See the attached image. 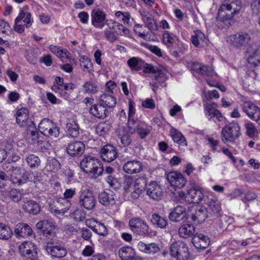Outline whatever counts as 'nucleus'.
Wrapping results in <instances>:
<instances>
[{"instance_id": "f257e3e1", "label": "nucleus", "mask_w": 260, "mask_h": 260, "mask_svg": "<svg viewBox=\"0 0 260 260\" xmlns=\"http://www.w3.org/2000/svg\"><path fill=\"white\" fill-rule=\"evenodd\" d=\"M241 7L240 0H225L218 10L216 18L218 27L225 28L231 26L235 22L234 15L239 13Z\"/></svg>"}, {"instance_id": "f03ea898", "label": "nucleus", "mask_w": 260, "mask_h": 260, "mask_svg": "<svg viewBox=\"0 0 260 260\" xmlns=\"http://www.w3.org/2000/svg\"><path fill=\"white\" fill-rule=\"evenodd\" d=\"M190 209L189 207L186 208L184 206L180 205V236L187 238L191 236L194 232V226L190 224L188 220L189 219Z\"/></svg>"}, {"instance_id": "7ed1b4c3", "label": "nucleus", "mask_w": 260, "mask_h": 260, "mask_svg": "<svg viewBox=\"0 0 260 260\" xmlns=\"http://www.w3.org/2000/svg\"><path fill=\"white\" fill-rule=\"evenodd\" d=\"M241 135L240 127L237 122L234 121L225 125L221 134L222 141L228 145L235 143Z\"/></svg>"}, {"instance_id": "20e7f679", "label": "nucleus", "mask_w": 260, "mask_h": 260, "mask_svg": "<svg viewBox=\"0 0 260 260\" xmlns=\"http://www.w3.org/2000/svg\"><path fill=\"white\" fill-rule=\"evenodd\" d=\"M79 204L86 210H92L96 204V199L93 192L88 189L82 190L79 198Z\"/></svg>"}, {"instance_id": "39448f33", "label": "nucleus", "mask_w": 260, "mask_h": 260, "mask_svg": "<svg viewBox=\"0 0 260 260\" xmlns=\"http://www.w3.org/2000/svg\"><path fill=\"white\" fill-rule=\"evenodd\" d=\"M204 197L203 193L200 189L192 188L185 193L180 191V203H183L181 200H184L188 203L198 204L200 203Z\"/></svg>"}, {"instance_id": "423d86ee", "label": "nucleus", "mask_w": 260, "mask_h": 260, "mask_svg": "<svg viewBox=\"0 0 260 260\" xmlns=\"http://www.w3.org/2000/svg\"><path fill=\"white\" fill-rule=\"evenodd\" d=\"M129 226L132 232L140 235L149 234V226L145 221L140 218L134 217L129 221Z\"/></svg>"}, {"instance_id": "0eeeda50", "label": "nucleus", "mask_w": 260, "mask_h": 260, "mask_svg": "<svg viewBox=\"0 0 260 260\" xmlns=\"http://www.w3.org/2000/svg\"><path fill=\"white\" fill-rule=\"evenodd\" d=\"M186 208L189 207V218L197 223H202L205 221L206 218L211 217L208 212L207 209L204 207H199L195 209L189 206H185Z\"/></svg>"}, {"instance_id": "6e6552de", "label": "nucleus", "mask_w": 260, "mask_h": 260, "mask_svg": "<svg viewBox=\"0 0 260 260\" xmlns=\"http://www.w3.org/2000/svg\"><path fill=\"white\" fill-rule=\"evenodd\" d=\"M248 54L247 61L251 64L250 67H255L260 63V45L257 44H252L247 48Z\"/></svg>"}, {"instance_id": "1a4fd4ad", "label": "nucleus", "mask_w": 260, "mask_h": 260, "mask_svg": "<svg viewBox=\"0 0 260 260\" xmlns=\"http://www.w3.org/2000/svg\"><path fill=\"white\" fill-rule=\"evenodd\" d=\"M19 252L24 258L37 257L36 246L31 242H25L19 246Z\"/></svg>"}, {"instance_id": "9d476101", "label": "nucleus", "mask_w": 260, "mask_h": 260, "mask_svg": "<svg viewBox=\"0 0 260 260\" xmlns=\"http://www.w3.org/2000/svg\"><path fill=\"white\" fill-rule=\"evenodd\" d=\"M233 45L237 48L247 46L251 40L250 35L246 32H239L230 37Z\"/></svg>"}, {"instance_id": "9b49d317", "label": "nucleus", "mask_w": 260, "mask_h": 260, "mask_svg": "<svg viewBox=\"0 0 260 260\" xmlns=\"http://www.w3.org/2000/svg\"><path fill=\"white\" fill-rule=\"evenodd\" d=\"M115 194L110 189H107L99 193V202L106 207H111L115 204Z\"/></svg>"}, {"instance_id": "f8f14e48", "label": "nucleus", "mask_w": 260, "mask_h": 260, "mask_svg": "<svg viewBox=\"0 0 260 260\" xmlns=\"http://www.w3.org/2000/svg\"><path fill=\"white\" fill-rule=\"evenodd\" d=\"M45 249L49 254L54 257L62 258L67 254V249L64 246L54 245L53 242L48 243Z\"/></svg>"}, {"instance_id": "ddd939ff", "label": "nucleus", "mask_w": 260, "mask_h": 260, "mask_svg": "<svg viewBox=\"0 0 260 260\" xmlns=\"http://www.w3.org/2000/svg\"><path fill=\"white\" fill-rule=\"evenodd\" d=\"M115 148L111 145H105L101 150V157L105 162H111L117 157Z\"/></svg>"}, {"instance_id": "4468645a", "label": "nucleus", "mask_w": 260, "mask_h": 260, "mask_svg": "<svg viewBox=\"0 0 260 260\" xmlns=\"http://www.w3.org/2000/svg\"><path fill=\"white\" fill-rule=\"evenodd\" d=\"M207 205L208 212L211 217L218 218L220 216L221 209L219 201L216 199H209Z\"/></svg>"}, {"instance_id": "2eb2a0df", "label": "nucleus", "mask_w": 260, "mask_h": 260, "mask_svg": "<svg viewBox=\"0 0 260 260\" xmlns=\"http://www.w3.org/2000/svg\"><path fill=\"white\" fill-rule=\"evenodd\" d=\"M146 193L151 199L154 200H160L162 196L161 187L154 181L151 182L147 185Z\"/></svg>"}, {"instance_id": "dca6fc26", "label": "nucleus", "mask_w": 260, "mask_h": 260, "mask_svg": "<svg viewBox=\"0 0 260 260\" xmlns=\"http://www.w3.org/2000/svg\"><path fill=\"white\" fill-rule=\"evenodd\" d=\"M84 150L85 145L81 141L71 142L67 148L68 153L73 157L81 156L84 152Z\"/></svg>"}, {"instance_id": "f3484780", "label": "nucleus", "mask_w": 260, "mask_h": 260, "mask_svg": "<svg viewBox=\"0 0 260 260\" xmlns=\"http://www.w3.org/2000/svg\"><path fill=\"white\" fill-rule=\"evenodd\" d=\"M14 233L17 237L28 238L33 235V231L28 224L19 223L15 226Z\"/></svg>"}, {"instance_id": "a211bd4d", "label": "nucleus", "mask_w": 260, "mask_h": 260, "mask_svg": "<svg viewBox=\"0 0 260 260\" xmlns=\"http://www.w3.org/2000/svg\"><path fill=\"white\" fill-rule=\"evenodd\" d=\"M89 113L99 119H103L109 115L107 109L100 103L93 105L89 109Z\"/></svg>"}, {"instance_id": "6ab92c4d", "label": "nucleus", "mask_w": 260, "mask_h": 260, "mask_svg": "<svg viewBox=\"0 0 260 260\" xmlns=\"http://www.w3.org/2000/svg\"><path fill=\"white\" fill-rule=\"evenodd\" d=\"M192 243L197 249H205L209 243L208 236L202 234H196L192 238Z\"/></svg>"}, {"instance_id": "aec40b11", "label": "nucleus", "mask_w": 260, "mask_h": 260, "mask_svg": "<svg viewBox=\"0 0 260 260\" xmlns=\"http://www.w3.org/2000/svg\"><path fill=\"white\" fill-rule=\"evenodd\" d=\"M167 178L170 184V191L174 196L179 194V191L177 190L179 182L178 174L176 172H170L168 174Z\"/></svg>"}, {"instance_id": "412c9836", "label": "nucleus", "mask_w": 260, "mask_h": 260, "mask_svg": "<svg viewBox=\"0 0 260 260\" xmlns=\"http://www.w3.org/2000/svg\"><path fill=\"white\" fill-rule=\"evenodd\" d=\"M54 208H51L52 211L57 214L64 213L71 206L70 203L66 199H59L54 202Z\"/></svg>"}, {"instance_id": "4be33fe9", "label": "nucleus", "mask_w": 260, "mask_h": 260, "mask_svg": "<svg viewBox=\"0 0 260 260\" xmlns=\"http://www.w3.org/2000/svg\"><path fill=\"white\" fill-rule=\"evenodd\" d=\"M259 108L250 102H244L243 105V111L251 119H253L254 116L259 114Z\"/></svg>"}, {"instance_id": "5701e85b", "label": "nucleus", "mask_w": 260, "mask_h": 260, "mask_svg": "<svg viewBox=\"0 0 260 260\" xmlns=\"http://www.w3.org/2000/svg\"><path fill=\"white\" fill-rule=\"evenodd\" d=\"M37 229L42 231L44 235H51L54 234V226L52 223L48 220H42L36 224Z\"/></svg>"}, {"instance_id": "b1692460", "label": "nucleus", "mask_w": 260, "mask_h": 260, "mask_svg": "<svg viewBox=\"0 0 260 260\" xmlns=\"http://www.w3.org/2000/svg\"><path fill=\"white\" fill-rule=\"evenodd\" d=\"M110 29H113L118 35L121 36H127L129 34V30L122 24L116 21L106 23Z\"/></svg>"}, {"instance_id": "393cba45", "label": "nucleus", "mask_w": 260, "mask_h": 260, "mask_svg": "<svg viewBox=\"0 0 260 260\" xmlns=\"http://www.w3.org/2000/svg\"><path fill=\"white\" fill-rule=\"evenodd\" d=\"M205 114L209 120H213L215 122L216 120L221 121L222 116L220 112L217 109H213L210 108L209 106L204 105Z\"/></svg>"}, {"instance_id": "a878e982", "label": "nucleus", "mask_w": 260, "mask_h": 260, "mask_svg": "<svg viewBox=\"0 0 260 260\" xmlns=\"http://www.w3.org/2000/svg\"><path fill=\"white\" fill-rule=\"evenodd\" d=\"M28 111L25 108H22L16 113V120L17 123L20 126H24L29 122Z\"/></svg>"}, {"instance_id": "bb28decb", "label": "nucleus", "mask_w": 260, "mask_h": 260, "mask_svg": "<svg viewBox=\"0 0 260 260\" xmlns=\"http://www.w3.org/2000/svg\"><path fill=\"white\" fill-rule=\"evenodd\" d=\"M92 23L96 27L102 28L104 26V21L106 19L105 14L102 11L93 12L91 15Z\"/></svg>"}, {"instance_id": "cd10ccee", "label": "nucleus", "mask_w": 260, "mask_h": 260, "mask_svg": "<svg viewBox=\"0 0 260 260\" xmlns=\"http://www.w3.org/2000/svg\"><path fill=\"white\" fill-rule=\"evenodd\" d=\"M23 208L25 212L34 215L38 214L41 211L40 205L32 200L25 202L23 205Z\"/></svg>"}, {"instance_id": "c85d7f7f", "label": "nucleus", "mask_w": 260, "mask_h": 260, "mask_svg": "<svg viewBox=\"0 0 260 260\" xmlns=\"http://www.w3.org/2000/svg\"><path fill=\"white\" fill-rule=\"evenodd\" d=\"M63 79L60 77L57 76L55 78L54 83L57 85H53L51 89L55 92H58L64 99H68L69 97V93L66 91H62V87L64 83Z\"/></svg>"}, {"instance_id": "c756f323", "label": "nucleus", "mask_w": 260, "mask_h": 260, "mask_svg": "<svg viewBox=\"0 0 260 260\" xmlns=\"http://www.w3.org/2000/svg\"><path fill=\"white\" fill-rule=\"evenodd\" d=\"M127 63L132 70L139 71L142 69L145 61L139 57H133L127 60Z\"/></svg>"}, {"instance_id": "7c9ffc66", "label": "nucleus", "mask_w": 260, "mask_h": 260, "mask_svg": "<svg viewBox=\"0 0 260 260\" xmlns=\"http://www.w3.org/2000/svg\"><path fill=\"white\" fill-rule=\"evenodd\" d=\"M99 103L107 109L114 107L116 104V100L111 95L105 93L101 95Z\"/></svg>"}, {"instance_id": "2f4dec72", "label": "nucleus", "mask_w": 260, "mask_h": 260, "mask_svg": "<svg viewBox=\"0 0 260 260\" xmlns=\"http://www.w3.org/2000/svg\"><path fill=\"white\" fill-rule=\"evenodd\" d=\"M80 167L86 173L101 175L102 169L95 166V164H79Z\"/></svg>"}, {"instance_id": "473e14b6", "label": "nucleus", "mask_w": 260, "mask_h": 260, "mask_svg": "<svg viewBox=\"0 0 260 260\" xmlns=\"http://www.w3.org/2000/svg\"><path fill=\"white\" fill-rule=\"evenodd\" d=\"M24 171L19 167H14L11 174V178L14 183H20L22 182Z\"/></svg>"}, {"instance_id": "72a5a7b5", "label": "nucleus", "mask_w": 260, "mask_h": 260, "mask_svg": "<svg viewBox=\"0 0 260 260\" xmlns=\"http://www.w3.org/2000/svg\"><path fill=\"white\" fill-rule=\"evenodd\" d=\"M119 254L122 260H132L135 252L131 247H125L120 249Z\"/></svg>"}, {"instance_id": "f704fd0d", "label": "nucleus", "mask_w": 260, "mask_h": 260, "mask_svg": "<svg viewBox=\"0 0 260 260\" xmlns=\"http://www.w3.org/2000/svg\"><path fill=\"white\" fill-rule=\"evenodd\" d=\"M120 132L122 130L121 133H119L118 135V137L121 140V142L124 147L129 146L132 141L131 134L129 132H126L125 128L123 127L122 129H118Z\"/></svg>"}, {"instance_id": "c9c22d12", "label": "nucleus", "mask_w": 260, "mask_h": 260, "mask_svg": "<svg viewBox=\"0 0 260 260\" xmlns=\"http://www.w3.org/2000/svg\"><path fill=\"white\" fill-rule=\"evenodd\" d=\"M67 128L69 134L72 137L76 138L79 135V126L78 123L75 120L68 123L67 124Z\"/></svg>"}, {"instance_id": "e433bc0d", "label": "nucleus", "mask_w": 260, "mask_h": 260, "mask_svg": "<svg viewBox=\"0 0 260 260\" xmlns=\"http://www.w3.org/2000/svg\"><path fill=\"white\" fill-rule=\"evenodd\" d=\"M151 221L153 224L156 225L161 229L165 228L167 224L166 219L158 214H153L152 215Z\"/></svg>"}, {"instance_id": "4c0bfd02", "label": "nucleus", "mask_w": 260, "mask_h": 260, "mask_svg": "<svg viewBox=\"0 0 260 260\" xmlns=\"http://www.w3.org/2000/svg\"><path fill=\"white\" fill-rule=\"evenodd\" d=\"M12 234L9 226L0 223V239L8 240L11 237Z\"/></svg>"}, {"instance_id": "58836bf2", "label": "nucleus", "mask_w": 260, "mask_h": 260, "mask_svg": "<svg viewBox=\"0 0 260 260\" xmlns=\"http://www.w3.org/2000/svg\"><path fill=\"white\" fill-rule=\"evenodd\" d=\"M123 168L128 174L139 172L142 169L141 164H124Z\"/></svg>"}, {"instance_id": "ea45409f", "label": "nucleus", "mask_w": 260, "mask_h": 260, "mask_svg": "<svg viewBox=\"0 0 260 260\" xmlns=\"http://www.w3.org/2000/svg\"><path fill=\"white\" fill-rule=\"evenodd\" d=\"M141 124L140 121L137 118L135 117L128 118L127 128L130 134H135L137 129Z\"/></svg>"}, {"instance_id": "a19ab883", "label": "nucleus", "mask_w": 260, "mask_h": 260, "mask_svg": "<svg viewBox=\"0 0 260 260\" xmlns=\"http://www.w3.org/2000/svg\"><path fill=\"white\" fill-rule=\"evenodd\" d=\"M152 127L150 125L144 126L141 124L137 129L136 133L138 134L141 139L146 138L152 131Z\"/></svg>"}, {"instance_id": "79ce46f5", "label": "nucleus", "mask_w": 260, "mask_h": 260, "mask_svg": "<svg viewBox=\"0 0 260 260\" xmlns=\"http://www.w3.org/2000/svg\"><path fill=\"white\" fill-rule=\"evenodd\" d=\"M143 21L145 22L146 26L150 30H155L157 29V26L156 22L151 15H145L143 16Z\"/></svg>"}, {"instance_id": "37998d69", "label": "nucleus", "mask_w": 260, "mask_h": 260, "mask_svg": "<svg viewBox=\"0 0 260 260\" xmlns=\"http://www.w3.org/2000/svg\"><path fill=\"white\" fill-rule=\"evenodd\" d=\"M194 35L192 36L191 42L196 47L199 46L200 42H204L205 40V35L199 30L194 32Z\"/></svg>"}, {"instance_id": "c03bdc74", "label": "nucleus", "mask_w": 260, "mask_h": 260, "mask_svg": "<svg viewBox=\"0 0 260 260\" xmlns=\"http://www.w3.org/2000/svg\"><path fill=\"white\" fill-rule=\"evenodd\" d=\"M53 124V122L49 119L44 118L40 122L38 127L39 132L43 135L45 134L49 128Z\"/></svg>"}, {"instance_id": "a18cd8bd", "label": "nucleus", "mask_w": 260, "mask_h": 260, "mask_svg": "<svg viewBox=\"0 0 260 260\" xmlns=\"http://www.w3.org/2000/svg\"><path fill=\"white\" fill-rule=\"evenodd\" d=\"M23 13L22 12H20L18 16L15 20V24L14 25L13 29L15 31L19 34L22 33L24 31V25L18 24L22 19H23Z\"/></svg>"}, {"instance_id": "49530a36", "label": "nucleus", "mask_w": 260, "mask_h": 260, "mask_svg": "<svg viewBox=\"0 0 260 260\" xmlns=\"http://www.w3.org/2000/svg\"><path fill=\"white\" fill-rule=\"evenodd\" d=\"M246 129V134L252 139L257 137V131L254 124L251 122H248L245 124Z\"/></svg>"}, {"instance_id": "de8ad7c7", "label": "nucleus", "mask_w": 260, "mask_h": 260, "mask_svg": "<svg viewBox=\"0 0 260 260\" xmlns=\"http://www.w3.org/2000/svg\"><path fill=\"white\" fill-rule=\"evenodd\" d=\"M182 257V260H189V253L188 248L184 241H180V256Z\"/></svg>"}, {"instance_id": "09e8293b", "label": "nucleus", "mask_w": 260, "mask_h": 260, "mask_svg": "<svg viewBox=\"0 0 260 260\" xmlns=\"http://www.w3.org/2000/svg\"><path fill=\"white\" fill-rule=\"evenodd\" d=\"M8 196L12 201L15 202L20 201L23 198V193L20 190L16 189H11Z\"/></svg>"}, {"instance_id": "8fccbe9b", "label": "nucleus", "mask_w": 260, "mask_h": 260, "mask_svg": "<svg viewBox=\"0 0 260 260\" xmlns=\"http://www.w3.org/2000/svg\"><path fill=\"white\" fill-rule=\"evenodd\" d=\"M93 232L100 236H105L108 234L107 230L103 223H97L93 226H91Z\"/></svg>"}, {"instance_id": "3c124183", "label": "nucleus", "mask_w": 260, "mask_h": 260, "mask_svg": "<svg viewBox=\"0 0 260 260\" xmlns=\"http://www.w3.org/2000/svg\"><path fill=\"white\" fill-rule=\"evenodd\" d=\"M59 128L53 124L46 132H45V134L43 135L51 138H56L59 136Z\"/></svg>"}, {"instance_id": "603ef678", "label": "nucleus", "mask_w": 260, "mask_h": 260, "mask_svg": "<svg viewBox=\"0 0 260 260\" xmlns=\"http://www.w3.org/2000/svg\"><path fill=\"white\" fill-rule=\"evenodd\" d=\"M147 181L145 178L140 177L137 179L135 181L134 187L136 189L140 191L144 190L145 188H147Z\"/></svg>"}, {"instance_id": "864d4df0", "label": "nucleus", "mask_w": 260, "mask_h": 260, "mask_svg": "<svg viewBox=\"0 0 260 260\" xmlns=\"http://www.w3.org/2000/svg\"><path fill=\"white\" fill-rule=\"evenodd\" d=\"M83 87L86 92L95 93L98 91L97 85L91 81L86 82Z\"/></svg>"}, {"instance_id": "5fc2aeb1", "label": "nucleus", "mask_w": 260, "mask_h": 260, "mask_svg": "<svg viewBox=\"0 0 260 260\" xmlns=\"http://www.w3.org/2000/svg\"><path fill=\"white\" fill-rule=\"evenodd\" d=\"M20 12H22L24 14L23 22L25 23L24 25L26 28L30 27L33 22V19L31 18V14L29 12L25 13L22 10Z\"/></svg>"}, {"instance_id": "6e6d98bb", "label": "nucleus", "mask_w": 260, "mask_h": 260, "mask_svg": "<svg viewBox=\"0 0 260 260\" xmlns=\"http://www.w3.org/2000/svg\"><path fill=\"white\" fill-rule=\"evenodd\" d=\"M170 252L172 256L176 258L177 260H178L179 244L177 241H175L171 244L170 246Z\"/></svg>"}, {"instance_id": "4d7b16f0", "label": "nucleus", "mask_w": 260, "mask_h": 260, "mask_svg": "<svg viewBox=\"0 0 260 260\" xmlns=\"http://www.w3.org/2000/svg\"><path fill=\"white\" fill-rule=\"evenodd\" d=\"M213 73V68L209 66H204L202 64L201 71L199 72V74L202 75H206L207 76H212Z\"/></svg>"}, {"instance_id": "13d9d810", "label": "nucleus", "mask_w": 260, "mask_h": 260, "mask_svg": "<svg viewBox=\"0 0 260 260\" xmlns=\"http://www.w3.org/2000/svg\"><path fill=\"white\" fill-rule=\"evenodd\" d=\"M203 63L193 61L190 62H187V67L189 68L190 70L194 71L197 73H199L201 71V68Z\"/></svg>"}, {"instance_id": "bf43d9fd", "label": "nucleus", "mask_w": 260, "mask_h": 260, "mask_svg": "<svg viewBox=\"0 0 260 260\" xmlns=\"http://www.w3.org/2000/svg\"><path fill=\"white\" fill-rule=\"evenodd\" d=\"M107 182L112 188L115 189L119 188L120 186V183L118 180L111 176H109L107 177Z\"/></svg>"}, {"instance_id": "052dcab7", "label": "nucleus", "mask_w": 260, "mask_h": 260, "mask_svg": "<svg viewBox=\"0 0 260 260\" xmlns=\"http://www.w3.org/2000/svg\"><path fill=\"white\" fill-rule=\"evenodd\" d=\"M142 106L145 108L154 109L155 107L154 101L153 99H147L142 103Z\"/></svg>"}, {"instance_id": "680f3d73", "label": "nucleus", "mask_w": 260, "mask_h": 260, "mask_svg": "<svg viewBox=\"0 0 260 260\" xmlns=\"http://www.w3.org/2000/svg\"><path fill=\"white\" fill-rule=\"evenodd\" d=\"M133 183V179L130 176H125L123 182V189L125 192L129 190L132 184Z\"/></svg>"}, {"instance_id": "e2e57ef3", "label": "nucleus", "mask_w": 260, "mask_h": 260, "mask_svg": "<svg viewBox=\"0 0 260 260\" xmlns=\"http://www.w3.org/2000/svg\"><path fill=\"white\" fill-rule=\"evenodd\" d=\"M146 253L154 254L159 251L158 245L155 243H150L147 245Z\"/></svg>"}, {"instance_id": "0e129e2a", "label": "nucleus", "mask_w": 260, "mask_h": 260, "mask_svg": "<svg viewBox=\"0 0 260 260\" xmlns=\"http://www.w3.org/2000/svg\"><path fill=\"white\" fill-rule=\"evenodd\" d=\"M143 72L145 73H153L155 74L158 72V70L155 69L154 66L150 64H148L145 62V65L143 67Z\"/></svg>"}, {"instance_id": "69168bd1", "label": "nucleus", "mask_w": 260, "mask_h": 260, "mask_svg": "<svg viewBox=\"0 0 260 260\" xmlns=\"http://www.w3.org/2000/svg\"><path fill=\"white\" fill-rule=\"evenodd\" d=\"M81 66L83 67L84 69H86L89 73H91L92 69V64L89 59L87 58L84 61L81 62Z\"/></svg>"}, {"instance_id": "338daca9", "label": "nucleus", "mask_w": 260, "mask_h": 260, "mask_svg": "<svg viewBox=\"0 0 260 260\" xmlns=\"http://www.w3.org/2000/svg\"><path fill=\"white\" fill-rule=\"evenodd\" d=\"M178 206L175 207L169 214V217L171 221L178 222L179 217V213L178 212Z\"/></svg>"}, {"instance_id": "774afa93", "label": "nucleus", "mask_w": 260, "mask_h": 260, "mask_svg": "<svg viewBox=\"0 0 260 260\" xmlns=\"http://www.w3.org/2000/svg\"><path fill=\"white\" fill-rule=\"evenodd\" d=\"M73 217L76 221H83L85 219V215L81 210H76L73 213Z\"/></svg>"}]
</instances>
